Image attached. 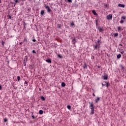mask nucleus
<instances>
[{
    "mask_svg": "<svg viewBox=\"0 0 126 126\" xmlns=\"http://www.w3.org/2000/svg\"><path fill=\"white\" fill-rule=\"evenodd\" d=\"M93 96H95V94L94 93L93 94Z\"/></svg>",
    "mask_w": 126,
    "mask_h": 126,
    "instance_id": "43",
    "label": "nucleus"
},
{
    "mask_svg": "<svg viewBox=\"0 0 126 126\" xmlns=\"http://www.w3.org/2000/svg\"><path fill=\"white\" fill-rule=\"evenodd\" d=\"M33 42H36V39H32Z\"/></svg>",
    "mask_w": 126,
    "mask_h": 126,
    "instance_id": "38",
    "label": "nucleus"
},
{
    "mask_svg": "<svg viewBox=\"0 0 126 126\" xmlns=\"http://www.w3.org/2000/svg\"><path fill=\"white\" fill-rule=\"evenodd\" d=\"M58 57H59V58H60V59H62V56L60 55L59 54H58Z\"/></svg>",
    "mask_w": 126,
    "mask_h": 126,
    "instance_id": "32",
    "label": "nucleus"
},
{
    "mask_svg": "<svg viewBox=\"0 0 126 126\" xmlns=\"http://www.w3.org/2000/svg\"><path fill=\"white\" fill-rule=\"evenodd\" d=\"M57 26L58 28H61L62 27V25L58 24Z\"/></svg>",
    "mask_w": 126,
    "mask_h": 126,
    "instance_id": "26",
    "label": "nucleus"
},
{
    "mask_svg": "<svg viewBox=\"0 0 126 126\" xmlns=\"http://www.w3.org/2000/svg\"><path fill=\"white\" fill-rule=\"evenodd\" d=\"M121 54H118V55H117V59H120V58H121Z\"/></svg>",
    "mask_w": 126,
    "mask_h": 126,
    "instance_id": "20",
    "label": "nucleus"
},
{
    "mask_svg": "<svg viewBox=\"0 0 126 126\" xmlns=\"http://www.w3.org/2000/svg\"><path fill=\"white\" fill-rule=\"evenodd\" d=\"M17 80H18V81H20V76H17Z\"/></svg>",
    "mask_w": 126,
    "mask_h": 126,
    "instance_id": "24",
    "label": "nucleus"
},
{
    "mask_svg": "<svg viewBox=\"0 0 126 126\" xmlns=\"http://www.w3.org/2000/svg\"><path fill=\"white\" fill-rule=\"evenodd\" d=\"M41 99L42 101H45V97L44 96H41Z\"/></svg>",
    "mask_w": 126,
    "mask_h": 126,
    "instance_id": "21",
    "label": "nucleus"
},
{
    "mask_svg": "<svg viewBox=\"0 0 126 126\" xmlns=\"http://www.w3.org/2000/svg\"><path fill=\"white\" fill-rule=\"evenodd\" d=\"M120 23H121V24H123V23H124V20H122L120 21Z\"/></svg>",
    "mask_w": 126,
    "mask_h": 126,
    "instance_id": "28",
    "label": "nucleus"
},
{
    "mask_svg": "<svg viewBox=\"0 0 126 126\" xmlns=\"http://www.w3.org/2000/svg\"><path fill=\"white\" fill-rule=\"evenodd\" d=\"M98 30H99V32H102L103 31V30L101 28H99Z\"/></svg>",
    "mask_w": 126,
    "mask_h": 126,
    "instance_id": "19",
    "label": "nucleus"
},
{
    "mask_svg": "<svg viewBox=\"0 0 126 126\" xmlns=\"http://www.w3.org/2000/svg\"><path fill=\"white\" fill-rule=\"evenodd\" d=\"M9 18H10V19H11V16H10V17H9Z\"/></svg>",
    "mask_w": 126,
    "mask_h": 126,
    "instance_id": "46",
    "label": "nucleus"
},
{
    "mask_svg": "<svg viewBox=\"0 0 126 126\" xmlns=\"http://www.w3.org/2000/svg\"><path fill=\"white\" fill-rule=\"evenodd\" d=\"M45 13V11L44 10H41V12H40V14L41 15H43Z\"/></svg>",
    "mask_w": 126,
    "mask_h": 126,
    "instance_id": "13",
    "label": "nucleus"
},
{
    "mask_svg": "<svg viewBox=\"0 0 126 126\" xmlns=\"http://www.w3.org/2000/svg\"><path fill=\"white\" fill-rule=\"evenodd\" d=\"M24 42H27V38L26 37H25L24 39Z\"/></svg>",
    "mask_w": 126,
    "mask_h": 126,
    "instance_id": "27",
    "label": "nucleus"
},
{
    "mask_svg": "<svg viewBox=\"0 0 126 126\" xmlns=\"http://www.w3.org/2000/svg\"><path fill=\"white\" fill-rule=\"evenodd\" d=\"M67 1H68V2H72V0H67Z\"/></svg>",
    "mask_w": 126,
    "mask_h": 126,
    "instance_id": "34",
    "label": "nucleus"
},
{
    "mask_svg": "<svg viewBox=\"0 0 126 126\" xmlns=\"http://www.w3.org/2000/svg\"><path fill=\"white\" fill-rule=\"evenodd\" d=\"M67 108L68 110H71V106H70V105H67Z\"/></svg>",
    "mask_w": 126,
    "mask_h": 126,
    "instance_id": "17",
    "label": "nucleus"
},
{
    "mask_svg": "<svg viewBox=\"0 0 126 126\" xmlns=\"http://www.w3.org/2000/svg\"><path fill=\"white\" fill-rule=\"evenodd\" d=\"M124 50H123L122 52H121V54H124Z\"/></svg>",
    "mask_w": 126,
    "mask_h": 126,
    "instance_id": "40",
    "label": "nucleus"
},
{
    "mask_svg": "<svg viewBox=\"0 0 126 126\" xmlns=\"http://www.w3.org/2000/svg\"><path fill=\"white\" fill-rule=\"evenodd\" d=\"M98 101H100V97H97V98L95 99V103H98Z\"/></svg>",
    "mask_w": 126,
    "mask_h": 126,
    "instance_id": "8",
    "label": "nucleus"
},
{
    "mask_svg": "<svg viewBox=\"0 0 126 126\" xmlns=\"http://www.w3.org/2000/svg\"><path fill=\"white\" fill-rule=\"evenodd\" d=\"M14 1H15V2L17 3V2H18V0H14Z\"/></svg>",
    "mask_w": 126,
    "mask_h": 126,
    "instance_id": "35",
    "label": "nucleus"
},
{
    "mask_svg": "<svg viewBox=\"0 0 126 126\" xmlns=\"http://www.w3.org/2000/svg\"><path fill=\"white\" fill-rule=\"evenodd\" d=\"M46 62H47V63H52V61L50 59H47L46 60Z\"/></svg>",
    "mask_w": 126,
    "mask_h": 126,
    "instance_id": "7",
    "label": "nucleus"
},
{
    "mask_svg": "<svg viewBox=\"0 0 126 126\" xmlns=\"http://www.w3.org/2000/svg\"><path fill=\"white\" fill-rule=\"evenodd\" d=\"M61 85L62 87H64L65 86V83L62 82Z\"/></svg>",
    "mask_w": 126,
    "mask_h": 126,
    "instance_id": "16",
    "label": "nucleus"
},
{
    "mask_svg": "<svg viewBox=\"0 0 126 126\" xmlns=\"http://www.w3.org/2000/svg\"><path fill=\"white\" fill-rule=\"evenodd\" d=\"M45 8L47 10L48 12H51V8L45 4Z\"/></svg>",
    "mask_w": 126,
    "mask_h": 126,
    "instance_id": "1",
    "label": "nucleus"
},
{
    "mask_svg": "<svg viewBox=\"0 0 126 126\" xmlns=\"http://www.w3.org/2000/svg\"><path fill=\"white\" fill-rule=\"evenodd\" d=\"M96 25H98V20H95Z\"/></svg>",
    "mask_w": 126,
    "mask_h": 126,
    "instance_id": "30",
    "label": "nucleus"
},
{
    "mask_svg": "<svg viewBox=\"0 0 126 126\" xmlns=\"http://www.w3.org/2000/svg\"><path fill=\"white\" fill-rule=\"evenodd\" d=\"M32 52L33 54H36V52H35V50H32Z\"/></svg>",
    "mask_w": 126,
    "mask_h": 126,
    "instance_id": "36",
    "label": "nucleus"
},
{
    "mask_svg": "<svg viewBox=\"0 0 126 126\" xmlns=\"http://www.w3.org/2000/svg\"><path fill=\"white\" fill-rule=\"evenodd\" d=\"M32 119H35V117L34 116V115H32Z\"/></svg>",
    "mask_w": 126,
    "mask_h": 126,
    "instance_id": "37",
    "label": "nucleus"
},
{
    "mask_svg": "<svg viewBox=\"0 0 126 126\" xmlns=\"http://www.w3.org/2000/svg\"><path fill=\"white\" fill-rule=\"evenodd\" d=\"M43 113H44V111H43V110H40L39 111V114L40 115H43Z\"/></svg>",
    "mask_w": 126,
    "mask_h": 126,
    "instance_id": "12",
    "label": "nucleus"
},
{
    "mask_svg": "<svg viewBox=\"0 0 126 126\" xmlns=\"http://www.w3.org/2000/svg\"><path fill=\"white\" fill-rule=\"evenodd\" d=\"M89 104H90V108H94V104H92L90 102H89Z\"/></svg>",
    "mask_w": 126,
    "mask_h": 126,
    "instance_id": "11",
    "label": "nucleus"
},
{
    "mask_svg": "<svg viewBox=\"0 0 126 126\" xmlns=\"http://www.w3.org/2000/svg\"><path fill=\"white\" fill-rule=\"evenodd\" d=\"M117 28L119 32L123 30V29H122V28L121 27H118Z\"/></svg>",
    "mask_w": 126,
    "mask_h": 126,
    "instance_id": "10",
    "label": "nucleus"
},
{
    "mask_svg": "<svg viewBox=\"0 0 126 126\" xmlns=\"http://www.w3.org/2000/svg\"><path fill=\"white\" fill-rule=\"evenodd\" d=\"M120 46H123V45H122V44H120Z\"/></svg>",
    "mask_w": 126,
    "mask_h": 126,
    "instance_id": "48",
    "label": "nucleus"
},
{
    "mask_svg": "<svg viewBox=\"0 0 126 126\" xmlns=\"http://www.w3.org/2000/svg\"><path fill=\"white\" fill-rule=\"evenodd\" d=\"M94 50H97V48H98V45H94Z\"/></svg>",
    "mask_w": 126,
    "mask_h": 126,
    "instance_id": "14",
    "label": "nucleus"
},
{
    "mask_svg": "<svg viewBox=\"0 0 126 126\" xmlns=\"http://www.w3.org/2000/svg\"><path fill=\"white\" fill-rule=\"evenodd\" d=\"M103 79H104V80H106L108 79V75H107V74H104Z\"/></svg>",
    "mask_w": 126,
    "mask_h": 126,
    "instance_id": "4",
    "label": "nucleus"
},
{
    "mask_svg": "<svg viewBox=\"0 0 126 126\" xmlns=\"http://www.w3.org/2000/svg\"><path fill=\"white\" fill-rule=\"evenodd\" d=\"M121 19H122V20H125V19H126V17H125V16H122V17H121Z\"/></svg>",
    "mask_w": 126,
    "mask_h": 126,
    "instance_id": "22",
    "label": "nucleus"
},
{
    "mask_svg": "<svg viewBox=\"0 0 126 126\" xmlns=\"http://www.w3.org/2000/svg\"><path fill=\"white\" fill-rule=\"evenodd\" d=\"M1 44L2 45V47L4 46V42L3 41V40L2 41Z\"/></svg>",
    "mask_w": 126,
    "mask_h": 126,
    "instance_id": "23",
    "label": "nucleus"
},
{
    "mask_svg": "<svg viewBox=\"0 0 126 126\" xmlns=\"http://www.w3.org/2000/svg\"><path fill=\"white\" fill-rule=\"evenodd\" d=\"M102 86H106V87H108L109 86V84L107 82H104L103 83H102Z\"/></svg>",
    "mask_w": 126,
    "mask_h": 126,
    "instance_id": "3",
    "label": "nucleus"
},
{
    "mask_svg": "<svg viewBox=\"0 0 126 126\" xmlns=\"http://www.w3.org/2000/svg\"><path fill=\"white\" fill-rule=\"evenodd\" d=\"M91 110H92V111H95V109H94V107L91 108Z\"/></svg>",
    "mask_w": 126,
    "mask_h": 126,
    "instance_id": "31",
    "label": "nucleus"
},
{
    "mask_svg": "<svg viewBox=\"0 0 126 126\" xmlns=\"http://www.w3.org/2000/svg\"><path fill=\"white\" fill-rule=\"evenodd\" d=\"M83 68H86V67H87V65L86 63H85L83 65Z\"/></svg>",
    "mask_w": 126,
    "mask_h": 126,
    "instance_id": "15",
    "label": "nucleus"
},
{
    "mask_svg": "<svg viewBox=\"0 0 126 126\" xmlns=\"http://www.w3.org/2000/svg\"><path fill=\"white\" fill-rule=\"evenodd\" d=\"M19 44L20 45H22V42H20Z\"/></svg>",
    "mask_w": 126,
    "mask_h": 126,
    "instance_id": "42",
    "label": "nucleus"
},
{
    "mask_svg": "<svg viewBox=\"0 0 126 126\" xmlns=\"http://www.w3.org/2000/svg\"><path fill=\"white\" fill-rule=\"evenodd\" d=\"M94 111H91V115H94Z\"/></svg>",
    "mask_w": 126,
    "mask_h": 126,
    "instance_id": "33",
    "label": "nucleus"
},
{
    "mask_svg": "<svg viewBox=\"0 0 126 126\" xmlns=\"http://www.w3.org/2000/svg\"><path fill=\"white\" fill-rule=\"evenodd\" d=\"M1 89H2L1 86H0V90H1Z\"/></svg>",
    "mask_w": 126,
    "mask_h": 126,
    "instance_id": "41",
    "label": "nucleus"
},
{
    "mask_svg": "<svg viewBox=\"0 0 126 126\" xmlns=\"http://www.w3.org/2000/svg\"><path fill=\"white\" fill-rule=\"evenodd\" d=\"M92 13H93V14H94V15H96V16L98 15V14H97V13H96V11H95V10H93L92 11Z\"/></svg>",
    "mask_w": 126,
    "mask_h": 126,
    "instance_id": "6",
    "label": "nucleus"
},
{
    "mask_svg": "<svg viewBox=\"0 0 126 126\" xmlns=\"http://www.w3.org/2000/svg\"><path fill=\"white\" fill-rule=\"evenodd\" d=\"M113 18V16L112 14H109V15L107 16V19L108 20H110V19H112Z\"/></svg>",
    "mask_w": 126,
    "mask_h": 126,
    "instance_id": "2",
    "label": "nucleus"
},
{
    "mask_svg": "<svg viewBox=\"0 0 126 126\" xmlns=\"http://www.w3.org/2000/svg\"><path fill=\"white\" fill-rule=\"evenodd\" d=\"M72 43L73 45H75V43H76V40L75 39V38H73L72 40Z\"/></svg>",
    "mask_w": 126,
    "mask_h": 126,
    "instance_id": "5",
    "label": "nucleus"
},
{
    "mask_svg": "<svg viewBox=\"0 0 126 126\" xmlns=\"http://www.w3.org/2000/svg\"><path fill=\"white\" fill-rule=\"evenodd\" d=\"M39 91H41V89L39 88Z\"/></svg>",
    "mask_w": 126,
    "mask_h": 126,
    "instance_id": "47",
    "label": "nucleus"
},
{
    "mask_svg": "<svg viewBox=\"0 0 126 126\" xmlns=\"http://www.w3.org/2000/svg\"><path fill=\"white\" fill-rule=\"evenodd\" d=\"M98 68H100V67H101V66H98Z\"/></svg>",
    "mask_w": 126,
    "mask_h": 126,
    "instance_id": "44",
    "label": "nucleus"
},
{
    "mask_svg": "<svg viewBox=\"0 0 126 126\" xmlns=\"http://www.w3.org/2000/svg\"><path fill=\"white\" fill-rule=\"evenodd\" d=\"M0 3H1V0H0Z\"/></svg>",
    "mask_w": 126,
    "mask_h": 126,
    "instance_id": "45",
    "label": "nucleus"
},
{
    "mask_svg": "<svg viewBox=\"0 0 126 126\" xmlns=\"http://www.w3.org/2000/svg\"><path fill=\"white\" fill-rule=\"evenodd\" d=\"M7 122V118H4V123H6Z\"/></svg>",
    "mask_w": 126,
    "mask_h": 126,
    "instance_id": "25",
    "label": "nucleus"
},
{
    "mask_svg": "<svg viewBox=\"0 0 126 126\" xmlns=\"http://www.w3.org/2000/svg\"><path fill=\"white\" fill-rule=\"evenodd\" d=\"M118 6H120V7H125V5L123 4H119Z\"/></svg>",
    "mask_w": 126,
    "mask_h": 126,
    "instance_id": "9",
    "label": "nucleus"
},
{
    "mask_svg": "<svg viewBox=\"0 0 126 126\" xmlns=\"http://www.w3.org/2000/svg\"><path fill=\"white\" fill-rule=\"evenodd\" d=\"M74 26V23H70V26Z\"/></svg>",
    "mask_w": 126,
    "mask_h": 126,
    "instance_id": "29",
    "label": "nucleus"
},
{
    "mask_svg": "<svg viewBox=\"0 0 126 126\" xmlns=\"http://www.w3.org/2000/svg\"><path fill=\"white\" fill-rule=\"evenodd\" d=\"M25 84H27V81H25V83H24Z\"/></svg>",
    "mask_w": 126,
    "mask_h": 126,
    "instance_id": "39",
    "label": "nucleus"
},
{
    "mask_svg": "<svg viewBox=\"0 0 126 126\" xmlns=\"http://www.w3.org/2000/svg\"><path fill=\"white\" fill-rule=\"evenodd\" d=\"M113 35L115 37H118L119 34L118 33H114Z\"/></svg>",
    "mask_w": 126,
    "mask_h": 126,
    "instance_id": "18",
    "label": "nucleus"
}]
</instances>
